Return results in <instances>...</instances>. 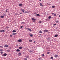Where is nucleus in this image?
Segmentation results:
<instances>
[{
    "label": "nucleus",
    "instance_id": "1",
    "mask_svg": "<svg viewBox=\"0 0 60 60\" xmlns=\"http://www.w3.org/2000/svg\"><path fill=\"white\" fill-rule=\"evenodd\" d=\"M48 32V30H44V33H47Z\"/></svg>",
    "mask_w": 60,
    "mask_h": 60
},
{
    "label": "nucleus",
    "instance_id": "2",
    "mask_svg": "<svg viewBox=\"0 0 60 60\" xmlns=\"http://www.w3.org/2000/svg\"><path fill=\"white\" fill-rule=\"evenodd\" d=\"M7 56V54L6 53H4L3 54V55H2V56Z\"/></svg>",
    "mask_w": 60,
    "mask_h": 60
},
{
    "label": "nucleus",
    "instance_id": "3",
    "mask_svg": "<svg viewBox=\"0 0 60 60\" xmlns=\"http://www.w3.org/2000/svg\"><path fill=\"white\" fill-rule=\"evenodd\" d=\"M9 47V46L8 45H4V47H5V48H7V47Z\"/></svg>",
    "mask_w": 60,
    "mask_h": 60
},
{
    "label": "nucleus",
    "instance_id": "4",
    "mask_svg": "<svg viewBox=\"0 0 60 60\" xmlns=\"http://www.w3.org/2000/svg\"><path fill=\"white\" fill-rule=\"evenodd\" d=\"M54 57H58V55H54Z\"/></svg>",
    "mask_w": 60,
    "mask_h": 60
},
{
    "label": "nucleus",
    "instance_id": "5",
    "mask_svg": "<svg viewBox=\"0 0 60 60\" xmlns=\"http://www.w3.org/2000/svg\"><path fill=\"white\" fill-rule=\"evenodd\" d=\"M40 6H41L42 7H43L44 6L43 5H42V4L41 3H40Z\"/></svg>",
    "mask_w": 60,
    "mask_h": 60
},
{
    "label": "nucleus",
    "instance_id": "6",
    "mask_svg": "<svg viewBox=\"0 0 60 60\" xmlns=\"http://www.w3.org/2000/svg\"><path fill=\"white\" fill-rule=\"evenodd\" d=\"M18 42H22V40L21 39H19L18 40Z\"/></svg>",
    "mask_w": 60,
    "mask_h": 60
},
{
    "label": "nucleus",
    "instance_id": "7",
    "mask_svg": "<svg viewBox=\"0 0 60 60\" xmlns=\"http://www.w3.org/2000/svg\"><path fill=\"white\" fill-rule=\"evenodd\" d=\"M21 11H22V12H24V11H25V10L24 9H22L21 10Z\"/></svg>",
    "mask_w": 60,
    "mask_h": 60
},
{
    "label": "nucleus",
    "instance_id": "8",
    "mask_svg": "<svg viewBox=\"0 0 60 60\" xmlns=\"http://www.w3.org/2000/svg\"><path fill=\"white\" fill-rule=\"evenodd\" d=\"M32 20H36V19H34V18H32Z\"/></svg>",
    "mask_w": 60,
    "mask_h": 60
},
{
    "label": "nucleus",
    "instance_id": "9",
    "mask_svg": "<svg viewBox=\"0 0 60 60\" xmlns=\"http://www.w3.org/2000/svg\"><path fill=\"white\" fill-rule=\"evenodd\" d=\"M52 18V17H51V16H49L48 17V18L49 19H51Z\"/></svg>",
    "mask_w": 60,
    "mask_h": 60
},
{
    "label": "nucleus",
    "instance_id": "10",
    "mask_svg": "<svg viewBox=\"0 0 60 60\" xmlns=\"http://www.w3.org/2000/svg\"><path fill=\"white\" fill-rule=\"evenodd\" d=\"M56 22V23H59V21L58 20L56 21H55Z\"/></svg>",
    "mask_w": 60,
    "mask_h": 60
},
{
    "label": "nucleus",
    "instance_id": "11",
    "mask_svg": "<svg viewBox=\"0 0 60 60\" xmlns=\"http://www.w3.org/2000/svg\"><path fill=\"white\" fill-rule=\"evenodd\" d=\"M16 32V31L15 30H13L12 31L13 33H15V32Z\"/></svg>",
    "mask_w": 60,
    "mask_h": 60
},
{
    "label": "nucleus",
    "instance_id": "12",
    "mask_svg": "<svg viewBox=\"0 0 60 60\" xmlns=\"http://www.w3.org/2000/svg\"><path fill=\"white\" fill-rule=\"evenodd\" d=\"M19 49H22V47H19Z\"/></svg>",
    "mask_w": 60,
    "mask_h": 60
},
{
    "label": "nucleus",
    "instance_id": "13",
    "mask_svg": "<svg viewBox=\"0 0 60 60\" xmlns=\"http://www.w3.org/2000/svg\"><path fill=\"white\" fill-rule=\"evenodd\" d=\"M0 51H4V49H0Z\"/></svg>",
    "mask_w": 60,
    "mask_h": 60
},
{
    "label": "nucleus",
    "instance_id": "14",
    "mask_svg": "<svg viewBox=\"0 0 60 60\" xmlns=\"http://www.w3.org/2000/svg\"><path fill=\"white\" fill-rule=\"evenodd\" d=\"M20 51V50L19 49H17L16 50V51L17 52H19Z\"/></svg>",
    "mask_w": 60,
    "mask_h": 60
},
{
    "label": "nucleus",
    "instance_id": "15",
    "mask_svg": "<svg viewBox=\"0 0 60 60\" xmlns=\"http://www.w3.org/2000/svg\"><path fill=\"white\" fill-rule=\"evenodd\" d=\"M52 8H55L56 7V6H52Z\"/></svg>",
    "mask_w": 60,
    "mask_h": 60
},
{
    "label": "nucleus",
    "instance_id": "16",
    "mask_svg": "<svg viewBox=\"0 0 60 60\" xmlns=\"http://www.w3.org/2000/svg\"><path fill=\"white\" fill-rule=\"evenodd\" d=\"M4 16H0V17L1 18H4Z\"/></svg>",
    "mask_w": 60,
    "mask_h": 60
},
{
    "label": "nucleus",
    "instance_id": "17",
    "mask_svg": "<svg viewBox=\"0 0 60 60\" xmlns=\"http://www.w3.org/2000/svg\"><path fill=\"white\" fill-rule=\"evenodd\" d=\"M28 12L27 11H25L24 12L25 13H28Z\"/></svg>",
    "mask_w": 60,
    "mask_h": 60
},
{
    "label": "nucleus",
    "instance_id": "18",
    "mask_svg": "<svg viewBox=\"0 0 60 60\" xmlns=\"http://www.w3.org/2000/svg\"><path fill=\"white\" fill-rule=\"evenodd\" d=\"M58 36V35L56 34L55 35L54 37H57Z\"/></svg>",
    "mask_w": 60,
    "mask_h": 60
},
{
    "label": "nucleus",
    "instance_id": "19",
    "mask_svg": "<svg viewBox=\"0 0 60 60\" xmlns=\"http://www.w3.org/2000/svg\"><path fill=\"white\" fill-rule=\"evenodd\" d=\"M17 34L16 33H13L12 34V35H15Z\"/></svg>",
    "mask_w": 60,
    "mask_h": 60
},
{
    "label": "nucleus",
    "instance_id": "20",
    "mask_svg": "<svg viewBox=\"0 0 60 60\" xmlns=\"http://www.w3.org/2000/svg\"><path fill=\"white\" fill-rule=\"evenodd\" d=\"M53 16L54 17H56V14H54L53 15Z\"/></svg>",
    "mask_w": 60,
    "mask_h": 60
},
{
    "label": "nucleus",
    "instance_id": "21",
    "mask_svg": "<svg viewBox=\"0 0 60 60\" xmlns=\"http://www.w3.org/2000/svg\"><path fill=\"white\" fill-rule=\"evenodd\" d=\"M38 59H39V60H43L41 58H38Z\"/></svg>",
    "mask_w": 60,
    "mask_h": 60
},
{
    "label": "nucleus",
    "instance_id": "22",
    "mask_svg": "<svg viewBox=\"0 0 60 60\" xmlns=\"http://www.w3.org/2000/svg\"><path fill=\"white\" fill-rule=\"evenodd\" d=\"M37 16H40V15L39 14H37L36 15Z\"/></svg>",
    "mask_w": 60,
    "mask_h": 60
},
{
    "label": "nucleus",
    "instance_id": "23",
    "mask_svg": "<svg viewBox=\"0 0 60 60\" xmlns=\"http://www.w3.org/2000/svg\"><path fill=\"white\" fill-rule=\"evenodd\" d=\"M19 5L20 6H22V4H19Z\"/></svg>",
    "mask_w": 60,
    "mask_h": 60
},
{
    "label": "nucleus",
    "instance_id": "24",
    "mask_svg": "<svg viewBox=\"0 0 60 60\" xmlns=\"http://www.w3.org/2000/svg\"><path fill=\"white\" fill-rule=\"evenodd\" d=\"M0 32H4V30H0Z\"/></svg>",
    "mask_w": 60,
    "mask_h": 60
},
{
    "label": "nucleus",
    "instance_id": "25",
    "mask_svg": "<svg viewBox=\"0 0 60 60\" xmlns=\"http://www.w3.org/2000/svg\"><path fill=\"white\" fill-rule=\"evenodd\" d=\"M22 24H25V22H22Z\"/></svg>",
    "mask_w": 60,
    "mask_h": 60
},
{
    "label": "nucleus",
    "instance_id": "26",
    "mask_svg": "<svg viewBox=\"0 0 60 60\" xmlns=\"http://www.w3.org/2000/svg\"><path fill=\"white\" fill-rule=\"evenodd\" d=\"M39 33H42V31H40L39 32Z\"/></svg>",
    "mask_w": 60,
    "mask_h": 60
},
{
    "label": "nucleus",
    "instance_id": "27",
    "mask_svg": "<svg viewBox=\"0 0 60 60\" xmlns=\"http://www.w3.org/2000/svg\"><path fill=\"white\" fill-rule=\"evenodd\" d=\"M28 30H29V31H32V30H31V29H29V28H28Z\"/></svg>",
    "mask_w": 60,
    "mask_h": 60
},
{
    "label": "nucleus",
    "instance_id": "28",
    "mask_svg": "<svg viewBox=\"0 0 60 60\" xmlns=\"http://www.w3.org/2000/svg\"><path fill=\"white\" fill-rule=\"evenodd\" d=\"M29 41L30 42H32V40H29Z\"/></svg>",
    "mask_w": 60,
    "mask_h": 60
},
{
    "label": "nucleus",
    "instance_id": "29",
    "mask_svg": "<svg viewBox=\"0 0 60 60\" xmlns=\"http://www.w3.org/2000/svg\"><path fill=\"white\" fill-rule=\"evenodd\" d=\"M29 52H30V53H31V52H33V51L31 50H30L29 51Z\"/></svg>",
    "mask_w": 60,
    "mask_h": 60
},
{
    "label": "nucleus",
    "instance_id": "30",
    "mask_svg": "<svg viewBox=\"0 0 60 60\" xmlns=\"http://www.w3.org/2000/svg\"><path fill=\"white\" fill-rule=\"evenodd\" d=\"M3 16H4H4H5V14H3Z\"/></svg>",
    "mask_w": 60,
    "mask_h": 60
},
{
    "label": "nucleus",
    "instance_id": "31",
    "mask_svg": "<svg viewBox=\"0 0 60 60\" xmlns=\"http://www.w3.org/2000/svg\"><path fill=\"white\" fill-rule=\"evenodd\" d=\"M49 53H50L49 52H47V54H49Z\"/></svg>",
    "mask_w": 60,
    "mask_h": 60
},
{
    "label": "nucleus",
    "instance_id": "32",
    "mask_svg": "<svg viewBox=\"0 0 60 60\" xmlns=\"http://www.w3.org/2000/svg\"><path fill=\"white\" fill-rule=\"evenodd\" d=\"M19 55H21V53L20 52H19Z\"/></svg>",
    "mask_w": 60,
    "mask_h": 60
},
{
    "label": "nucleus",
    "instance_id": "33",
    "mask_svg": "<svg viewBox=\"0 0 60 60\" xmlns=\"http://www.w3.org/2000/svg\"><path fill=\"white\" fill-rule=\"evenodd\" d=\"M30 36L31 37H33V35L32 34L30 35Z\"/></svg>",
    "mask_w": 60,
    "mask_h": 60
},
{
    "label": "nucleus",
    "instance_id": "34",
    "mask_svg": "<svg viewBox=\"0 0 60 60\" xmlns=\"http://www.w3.org/2000/svg\"><path fill=\"white\" fill-rule=\"evenodd\" d=\"M0 53L1 54H3V52H0Z\"/></svg>",
    "mask_w": 60,
    "mask_h": 60
},
{
    "label": "nucleus",
    "instance_id": "35",
    "mask_svg": "<svg viewBox=\"0 0 60 60\" xmlns=\"http://www.w3.org/2000/svg\"><path fill=\"white\" fill-rule=\"evenodd\" d=\"M51 59H53V57H52L50 58Z\"/></svg>",
    "mask_w": 60,
    "mask_h": 60
},
{
    "label": "nucleus",
    "instance_id": "36",
    "mask_svg": "<svg viewBox=\"0 0 60 60\" xmlns=\"http://www.w3.org/2000/svg\"><path fill=\"white\" fill-rule=\"evenodd\" d=\"M8 52H10V51H11L9 50H8Z\"/></svg>",
    "mask_w": 60,
    "mask_h": 60
},
{
    "label": "nucleus",
    "instance_id": "37",
    "mask_svg": "<svg viewBox=\"0 0 60 60\" xmlns=\"http://www.w3.org/2000/svg\"><path fill=\"white\" fill-rule=\"evenodd\" d=\"M45 55L44 54H43L41 56H44Z\"/></svg>",
    "mask_w": 60,
    "mask_h": 60
},
{
    "label": "nucleus",
    "instance_id": "38",
    "mask_svg": "<svg viewBox=\"0 0 60 60\" xmlns=\"http://www.w3.org/2000/svg\"><path fill=\"white\" fill-rule=\"evenodd\" d=\"M27 58H24V60H27Z\"/></svg>",
    "mask_w": 60,
    "mask_h": 60
},
{
    "label": "nucleus",
    "instance_id": "39",
    "mask_svg": "<svg viewBox=\"0 0 60 60\" xmlns=\"http://www.w3.org/2000/svg\"><path fill=\"white\" fill-rule=\"evenodd\" d=\"M39 23H41V21H39Z\"/></svg>",
    "mask_w": 60,
    "mask_h": 60
},
{
    "label": "nucleus",
    "instance_id": "40",
    "mask_svg": "<svg viewBox=\"0 0 60 60\" xmlns=\"http://www.w3.org/2000/svg\"><path fill=\"white\" fill-rule=\"evenodd\" d=\"M53 25L54 26H56V24H53Z\"/></svg>",
    "mask_w": 60,
    "mask_h": 60
},
{
    "label": "nucleus",
    "instance_id": "41",
    "mask_svg": "<svg viewBox=\"0 0 60 60\" xmlns=\"http://www.w3.org/2000/svg\"><path fill=\"white\" fill-rule=\"evenodd\" d=\"M34 14H35V15H36V14H37V13H35Z\"/></svg>",
    "mask_w": 60,
    "mask_h": 60
},
{
    "label": "nucleus",
    "instance_id": "42",
    "mask_svg": "<svg viewBox=\"0 0 60 60\" xmlns=\"http://www.w3.org/2000/svg\"><path fill=\"white\" fill-rule=\"evenodd\" d=\"M23 27L22 26H21V28H23Z\"/></svg>",
    "mask_w": 60,
    "mask_h": 60
},
{
    "label": "nucleus",
    "instance_id": "43",
    "mask_svg": "<svg viewBox=\"0 0 60 60\" xmlns=\"http://www.w3.org/2000/svg\"><path fill=\"white\" fill-rule=\"evenodd\" d=\"M8 11V10L7 9V10L5 12H7V11Z\"/></svg>",
    "mask_w": 60,
    "mask_h": 60
},
{
    "label": "nucleus",
    "instance_id": "44",
    "mask_svg": "<svg viewBox=\"0 0 60 60\" xmlns=\"http://www.w3.org/2000/svg\"><path fill=\"white\" fill-rule=\"evenodd\" d=\"M5 28H9V27H6Z\"/></svg>",
    "mask_w": 60,
    "mask_h": 60
},
{
    "label": "nucleus",
    "instance_id": "45",
    "mask_svg": "<svg viewBox=\"0 0 60 60\" xmlns=\"http://www.w3.org/2000/svg\"><path fill=\"white\" fill-rule=\"evenodd\" d=\"M10 37H12V35H10Z\"/></svg>",
    "mask_w": 60,
    "mask_h": 60
},
{
    "label": "nucleus",
    "instance_id": "46",
    "mask_svg": "<svg viewBox=\"0 0 60 60\" xmlns=\"http://www.w3.org/2000/svg\"><path fill=\"white\" fill-rule=\"evenodd\" d=\"M34 21H33V22H35V20H34Z\"/></svg>",
    "mask_w": 60,
    "mask_h": 60
},
{
    "label": "nucleus",
    "instance_id": "47",
    "mask_svg": "<svg viewBox=\"0 0 60 60\" xmlns=\"http://www.w3.org/2000/svg\"><path fill=\"white\" fill-rule=\"evenodd\" d=\"M59 17H60V15H59Z\"/></svg>",
    "mask_w": 60,
    "mask_h": 60
},
{
    "label": "nucleus",
    "instance_id": "48",
    "mask_svg": "<svg viewBox=\"0 0 60 60\" xmlns=\"http://www.w3.org/2000/svg\"><path fill=\"white\" fill-rule=\"evenodd\" d=\"M39 35H41V34H39Z\"/></svg>",
    "mask_w": 60,
    "mask_h": 60
},
{
    "label": "nucleus",
    "instance_id": "49",
    "mask_svg": "<svg viewBox=\"0 0 60 60\" xmlns=\"http://www.w3.org/2000/svg\"><path fill=\"white\" fill-rule=\"evenodd\" d=\"M39 0V1H41V0Z\"/></svg>",
    "mask_w": 60,
    "mask_h": 60
},
{
    "label": "nucleus",
    "instance_id": "50",
    "mask_svg": "<svg viewBox=\"0 0 60 60\" xmlns=\"http://www.w3.org/2000/svg\"><path fill=\"white\" fill-rule=\"evenodd\" d=\"M1 47H2V46H0V48Z\"/></svg>",
    "mask_w": 60,
    "mask_h": 60
},
{
    "label": "nucleus",
    "instance_id": "51",
    "mask_svg": "<svg viewBox=\"0 0 60 60\" xmlns=\"http://www.w3.org/2000/svg\"><path fill=\"white\" fill-rule=\"evenodd\" d=\"M54 13H52V14H54Z\"/></svg>",
    "mask_w": 60,
    "mask_h": 60
},
{
    "label": "nucleus",
    "instance_id": "52",
    "mask_svg": "<svg viewBox=\"0 0 60 60\" xmlns=\"http://www.w3.org/2000/svg\"><path fill=\"white\" fill-rule=\"evenodd\" d=\"M20 14H22V13H20Z\"/></svg>",
    "mask_w": 60,
    "mask_h": 60
},
{
    "label": "nucleus",
    "instance_id": "53",
    "mask_svg": "<svg viewBox=\"0 0 60 60\" xmlns=\"http://www.w3.org/2000/svg\"><path fill=\"white\" fill-rule=\"evenodd\" d=\"M2 47V48H3L4 47Z\"/></svg>",
    "mask_w": 60,
    "mask_h": 60
},
{
    "label": "nucleus",
    "instance_id": "54",
    "mask_svg": "<svg viewBox=\"0 0 60 60\" xmlns=\"http://www.w3.org/2000/svg\"><path fill=\"white\" fill-rule=\"evenodd\" d=\"M26 57V58H28V57Z\"/></svg>",
    "mask_w": 60,
    "mask_h": 60
},
{
    "label": "nucleus",
    "instance_id": "55",
    "mask_svg": "<svg viewBox=\"0 0 60 60\" xmlns=\"http://www.w3.org/2000/svg\"><path fill=\"white\" fill-rule=\"evenodd\" d=\"M34 43H35V42L34 41Z\"/></svg>",
    "mask_w": 60,
    "mask_h": 60
}]
</instances>
